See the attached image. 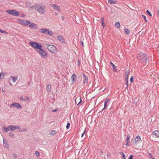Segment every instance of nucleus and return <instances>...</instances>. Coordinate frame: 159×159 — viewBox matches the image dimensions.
Segmentation results:
<instances>
[{"label": "nucleus", "instance_id": "3", "mask_svg": "<svg viewBox=\"0 0 159 159\" xmlns=\"http://www.w3.org/2000/svg\"><path fill=\"white\" fill-rule=\"evenodd\" d=\"M137 58L141 62L143 63H145L148 60V57L142 53H139L137 56Z\"/></svg>", "mask_w": 159, "mask_h": 159}, {"label": "nucleus", "instance_id": "19", "mask_svg": "<svg viewBox=\"0 0 159 159\" xmlns=\"http://www.w3.org/2000/svg\"><path fill=\"white\" fill-rule=\"evenodd\" d=\"M84 83V84H87L88 81V79L85 75L83 74Z\"/></svg>", "mask_w": 159, "mask_h": 159}, {"label": "nucleus", "instance_id": "17", "mask_svg": "<svg viewBox=\"0 0 159 159\" xmlns=\"http://www.w3.org/2000/svg\"><path fill=\"white\" fill-rule=\"evenodd\" d=\"M71 78L74 83L77 79V76L75 74H73L71 76Z\"/></svg>", "mask_w": 159, "mask_h": 159}, {"label": "nucleus", "instance_id": "14", "mask_svg": "<svg viewBox=\"0 0 159 159\" xmlns=\"http://www.w3.org/2000/svg\"><path fill=\"white\" fill-rule=\"evenodd\" d=\"M58 40L61 42L65 43L66 42L63 36H59L57 37Z\"/></svg>", "mask_w": 159, "mask_h": 159}, {"label": "nucleus", "instance_id": "5", "mask_svg": "<svg viewBox=\"0 0 159 159\" xmlns=\"http://www.w3.org/2000/svg\"><path fill=\"white\" fill-rule=\"evenodd\" d=\"M17 23L23 25L27 26L30 23L29 21L18 18L17 20Z\"/></svg>", "mask_w": 159, "mask_h": 159}, {"label": "nucleus", "instance_id": "35", "mask_svg": "<svg viewBox=\"0 0 159 159\" xmlns=\"http://www.w3.org/2000/svg\"><path fill=\"white\" fill-rule=\"evenodd\" d=\"M27 100L29 101V99L28 97L26 96L24 97V100Z\"/></svg>", "mask_w": 159, "mask_h": 159}, {"label": "nucleus", "instance_id": "13", "mask_svg": "<svg viewBox=\"0 0 159 159\" xmlns=\"http://www.w3.org/2000/svg\"><path fill=\"white\" fill-rule=\"evenodd\" d=\"M29 27L30 28L34 30L37 29L38 28L37 25L34 23H31L29 25Z\"/></svg>", "mask_w": 159, "mask_h": 159}, {"label": "nucleus", "instance_id": "12", "mask_svg": "<svg viewBox=\"0 0 159 159\" xmlns=\"http://www.w3.org/2000/svg\"><path fill=\"white\" fill-rule=\"evenodd\" d=\"M3 146L7 148L8 149L9 148V145L8 143L7 139H5L4 138H3Z\"/></svg>", "mask_w": 159, "mask_h": 159}, {"label": "nucleus", "instance_id": "4", "mask_svg": "<svg viewBox=\"0 0 159 159\" xmlns=\"http://www.w3.org/2000/svg\"><path fill=\"white\" fill-rule=\"evenodd\" d=\"M47 49L51 52L56 54L57 52V50L56 46L52 44H47Z\"/></svg>", "mask_w": 159, "mask_h": 159}, {"label": "nucleus", "instance_id": "10", "mask_svg": "<svg viewBox=\"0 0 159 159\" xmlns=\"http://www.w3.org/2000/svg\"><path fill=\"white\" fill-rule=\"evenodd\" d=\"M140 140L141 138L140 136L139 135L137 136L134 139V142L133 143V144L134 145H137L139 143Z\"/></svg>", "mask_w": 159, "mask_h": 159}, {"label": "nucleus", "instance_id": "31", "mask_svg": "<svg viewBox=\"0 0 159 159\" xmlns=\"http://www.w3.org/2000/svg\"><path fill=\"white\" fill-rule=\"evenodd\" d=\"M148 155L151 159H155L151 153H149Z\"/></svg>", "mask_w": 159, "mask_h": 159}, {"label": "nucleus", "instance_id": "53", "mask_svg": "<svg viewBox=\"0 0 159 159\" xmlns=\"http://www.w3.org/2000/svg\"><path fill=\"white\" fill-rule=\"evenodd\" d=\"M100 152L101 153H102V151H100Z\"/></svg>", "mask_w": 159, "mask_h": 159}, {"label": "nucleus", "instance_id": "23", "mask_svg": "<svg viewBox=\"0 0 159 159\" xmlns=\"http://www.w3.org/2000/svg\"><path fill=\"white\" fill-rule=\"evenodd\" d=\"M2 130L5 133L7 132L9 130L8 126L7 128H6L5 126H3L2 127Z\"/></svg>", "mask_w": 159, "mask_h": 159}, {"label": "nucleus", "instance_id": "47", "mask_svg": "<svg viewBox=\"0 0 159 159\" xmlns=\"http://www.w3.org/2000/svg\"><path fill=\"white\" fill-rule=\"evenodd\" d=\"M129 142H126V143L125 144V145L126 146H129Z\"/></svg>", "mask_w": 159, "mask_h": 159}, {"label": "nucleus", "instance_id": "54", "mask_svg": "<svg viewBox=\"0 0 159 159\" xmlns=\"http://www.w3.org/2000/svg\"><path fill=\"white\" fill-rule=\"evenodd\" d=\"M109 155H108V154H107V157H109Z\"/></svg>", "mask_w": 159, "mask_h": 159}, {"label": "nucleus", "instance_id": "22", "mask_svg": "<svg viewBox=\"0 0 159 159\" xmlns=\"http://www.w3.org/2000/svg\"><path fill=\"white\" fill-rule=\"evenodd\" d=\"M129 73V72H126L125 75V79L126 80V84L127 85V86H128V74Z\"/></svg>", "mask_w": 159, "mask_h": 159}, {"label": "nucleus", "instance_id": "7", "mask_svg": "<svg viewBox=\"0 0 159 159\" xmlns=\"http://www.w3.org/2000/svg\"><path fill=\"white\" fill-rule=\"evenodd\" d=\"M39 32L43 34H48L50 36H52L53 34V33L52 31H49L46 29H41L39 30Z\"/></svg>", "mask_w": 159, "mask_h": 159}, {"label": "nucleus", "instance_id": "32", "mask_svg": "<svg viewBox=\"0 0 159 159\" xmlns=\"http://www.w3.org/2000/svg\"><path fill=\"white\" fill-rule=\"evenodd\" d=\"M9 135L11 138H14V135L12 133H10Z\"/></svg>", "mask_w": 159, "mask_h": 159}, {"label": "nucleus", "instance_id": "42", "mask_svg": "<svg viewBox=\"0 0 159 159\" xmlns=\"http://www.w3.org/2000/svg\"><path fill=\"white\" fill-rule=\"evenodd\" d=\"M35 154L36 156H37L38 157L39 156V152L38 151H36L35 152Z\"/></svg>", "mask_w": 159, "mask_h": 159}, {"label": "nucleus", "instance_id": "49", "mask_svg": "<svg viewBox=\"0 0 159 159\" xmlns=\"http://www.w3.org/2000/svg\"><path fill=\"white\" fill-rule=\"evenodd\" d=\"M81 45H82V46L83 47V46H84V44H83V42L82 41L81 42Z\"/></svg>", "mask_w": 159, "mask_h": 159}, {"label": "nucleus", "instance_id": "16", "mask_svg": "<svg viewBox=\"0 0 159 159\" xmlns=\"http://www.w3.org/2000/svg\"><path fill=\"white\" fill-rule=\"evenodd\" d=\"M152 134L156 137L158 138L159 137V131L155 130L152 133Z\"/></svg>", "mask_w": 159, "mask_h": 159}, {"label": "nucleus", "instance_id": "52", "mask_svg": "<svg viewBox=\"0 0 159 159\" xmlns=\"http://www.w3.org/2000/svg\"><path fill=\"white\" fill-rule=\"evenodd\" d=\"M55 15H57V13L56 12V13H55Z\"/></svg>", "mask_w": 159, "mask_h": 159}, {"label": "nucleus", "instance_id": "28", "mask_svg": "<svg viewBox=\"0 0 159 159\" xmlns=\"http://www.w3.org/2000/svg\"><path fill=\"white\" fill-rule=\"evenodd\" d=\"M125 33L127 34H130V31L128 29H125Z\"/></svg>", "mask_w": 159, "mask_h": 159}, {"label": "nucleus", "instance_id": "45", "mask_svg": "<svg viewBox=\"0 0 159 159\" xmlns=\"http://www.w3.org/2000/svg\"><path fill=\"white\" fill-rule=\"evenodd\" d=\"M85 131H86V129H84V131L83 133L82 134V135H81V137H83V135H84V134L85 133Z\"/></svg>", "mask_w": 159, "mask_h": 159}, {"label": "nucleus", "instance_id": "41", "mask_svg": "<svg viewBox=\"0 0 159 159\" xmlns=\"http://www.w3.org/2000/svg\"><path fill=\"white\" fill-rule=\"evenodd\" d=\"M26 129H21L19 130V131L20 132H22L25 131H26Z\"/></svg>", "mask_w": 159, "mask_h": 159}, {"label": "nucleus", "instance_id": "34", "mask_svg": "<svg viewBox=\"0 0 159 159\" xmlns=\"http://www.w3.org/2000/svg\"><path fill=\"white\" fill-rule=\"evenodd\" d=\"M142 16L143 18L144 19L146 22L147 23V22L148 21L146 18V16H144V15H142Z\"/></svg>", "mask_w": 159, "mask_h": 159}, {"label": "nucleus", "instance_id": "46", "mask_svg": "<svg viewBox=\"0 0 159 159\" xmlns=\"http://www.w3.org/2000/svg\"><path fill=\"white\" fill-rule=\"evenodd\" d=\"M133 156L132 155H130L129 158L128 159H133Z\"/></svg>", "mask_w": 159, "mask_h": 159}, {"label": "nucleus", "instance_id": "39", "mask_svg": "<svg viewBox=\"0 0 159 159\" xmlns=\"http://www.w3.org/2000/svg\"><path fill=\"white\" fill-rule=\"evenodd\" d=\"M5 76V74L4 73H0V79L2 76L4 77Z\"/></svg>", "mask_w": 159, "mask_h": 159}, {"label": "nucleus", "instance_id": "9", "mask_svg": "<svg viewBox=\"0 0 159 159\" xmlns=\"http://www.w3.org/2000/svg\"><path fill=\"white\" fill-rule=\"evenodd\" d=\"M11 108H16L20 109L21 108V106L19 103H12L10 106Z\"/></svg>", "mask_w": 159, "mask_h": 159}, {"label": "nucleus", "instance_id": "2", "mask_svg": "<svg viewBox=\"0 0 159 159\" xmlns=\"http://www.w3.org/2000/svg\"><path fill=\"white\" fill-rule=\"evenodd\" d=\"M31 8H34L35 10L40 15L45 14L46 11L45 5L41 3H36Z\"/></svg>", "mask_w": 159, "mask_h": 159}, {"label": "nucleus", "instance_id": "15", "mask_svg": "<svg viewBox=\"0 0 159 159\" xmlns=\"http://www.w3.org/2000/svg\"><path fill=\"white\" fill-rule=\"evenodd\" d=\"M82 101L81 98L79 97H77L75 98V103L77 105H79L80 104Z\"/></svg>", "mask_w": 159, "mask_h": 159}, {"label": "nucleus", "instance_id": "43", "mask_svg": "<svg viewBox=\"0 0 159 159\" xmlns=\"http://www.w3.org/2000/svg\"><path fill=\"white\" fill-rule=\"evenodd\" d=\"M130 81L131 83H132L133 81V76H132L130 79Z\"/></svg>", "mask_w": 159, "mask_h": 159}, {"label": "nucleus", "instance_id": "37", "mask_svg": "<svg viewBox=\"0 0 159 159\" xmlns=\"http://www.w3.org/2000/svg\"><path fill=\"white\" fill-rule=\"evenodd\" d=\"M70 126V124L69 123H67L66 126V128L67 129H68L69 128Z\"/></svg>", "mask_w": 159, "mask_h": 159}, {"label": "nucleus", "instance_id": "18", "mask_svg": "<svg viewBox=\"0 0 159 159\" xmlns=\"http://www.w3.org/2000/svg\"><path fill=\"white\" fill-rule=\"evenodd\" d=\"M110 100L109 98L107 99L105 101V104L104 107L102 109H104L107 108V106L108 105V103L110 101Z\"/></svg>", "mask_w": 159, "mask_h": 159}, {"label": "nucleus", "instance_id": "1", "mask_svg": "<svg viewBox=\"0 0 159 159\" xmlns=\"http://www.w3.org/2000/svg\"><path fill=\"white\" fill-rule=\"evenodd\" d=\"M29 44L43 58H46L47 57L48 54L46 52L42 49L43 46L41 43L36 42L30 41Z\"/></svg>", "mask_w": 159, "mask_h": 159}, {"label": "nucleus", "instance_id": "25", "mask_svg": "<svg viewBox=\"0 0 159 159\" xmlns=\"http://www.w3.org/2000/svg\"><path fill=\"white\" fill-rule=\"evenodd\" d=\"M115 27L117 28H119L120 27V23L119 22H116L115 25Z\"/></svg>", "mask_w": 159, "mask_h": 159}, {"label": "nucleus", "instance_id": "51", "mask_svg": "<svg viewBox=\"0 0 159 159\" xmlns=\"http://www.w3.org/2000/svg\"><path fill=\"white\" fill-rule=\"evenodd\" d=\"M157 14L159 16V9L157 11Z\"/></svg>", "mask_w": 159, "mask_h": 159}, {"label": "nucleus", "instance_id": "48", "mask_svg": "<svg viewBox=\"0 0 159 159\" xmlns=\"http://www.w3.org/2000/svg\"><path fill=\"white\" fill-rule=\"evenodd\" d=\"M20 100H24V98H23L22 97H20Z\"/></svg>", "mask_w": 159, "mask_h": 159}, {"label": "nucleus", "instance_id": "27", "mask_svg": "<svg viewBox=\"0 0 159 159\" xmlns=\"http://www.w3.org/2000/svg\"><path fill=\"white\" fill-rule=\"evenodd\" d=\"M120 153L122 155V157L123 159H125V155L123 152H120Z\"/></svg>", "mask_w": 159, "mask_h": 159}, {"label": "nucleus", "instance_id": "26", "mask_svg": "<svg viewBox=\"0 0 159 159\" xmlns=\"http://www.w3.org/2000/svg\"><path fill=\"white\" fill-rule=\"evenodd\" d=\"M111 65L112 66L113 70L116 71V66H115L114 65V64L112 62H111Z\"/></svg>", "mask_w": 159, "mask_h": 159}, {"label": "nucleus", "instance_id": "29", "mask_svg": "<svg viewBox=\"0 0 159 159\" xmlns=\"http://www.w3.org/2000/svg\"><path fill=\"white\" fill-rule=\"evenodd\" d=\"M0 32L3 33V34H8V32L5 31V30H2L1 29H0Z\"/></svg>", "mask_w": 159, "mask_h": 159}, {"label": "nucleus", "instance_id": "21", "mask_svg": "<svg viewBox=\"0 0 159 159\" xmlns=\"http://www.w3.org/2000/svg\"><path fill=\"white\" fill-rule=\"evenodd\" d=\"M47 91L48 92H50L51 91V87L50 85L48 84L46 87Z\"/></svg>", "mask_w": 159, "mask_h": 159}, {"label": "nucleus", "instance_id": "50", "mask_svg": "<svg viewBox=\"0 0 159 159\" xmlns=\"http://www.w3.org/2000/svg\"><path fill=\"white\" fill-rule=\"evenodd\" d=\"M57 110H52V112H56L57 111Z\"/></svg>", "mask_w": 159, "mask_h": 159}, {"label": "nucleus", "instance_id": "38", "mask_svg": "<svg viewBox=\"0 0 159 159\" xmlns=\"http://www.w3.org/2000/svg\"><path fill=\"white\" fill-rule=\"evenodd\" d=\"M101 25L103 28H104L105 26V24L104 22H101Z\"/></svg>", "mask_w": 159, "mask_h": 159}, {"label": "nucleus", "instance_id": "20", "mask_svg": "<svg viewBox=\"0 0 159 159\" xmlns=\"http://www.w3.org/2000/svg\"><path fill=\"white\" fill-rule=\"evenodd\" d=\"M10 78L11 79V80L14 83H15L17 79L18 76H17L16 77H15L12 76H10Z\"/></svg>", "mask_w": 159, "mask_h": 159}, {"label": "nucleus", "instance_id": "30", "mask_svg": "<svg viewBox=\"0 0 159 159\" xmlns=\"http://www.w3.org/2000/svg\"><path fill=\"white\" fill-rule=\"evenodd\" d=\"M130 136L129 134H128L126 137V142H129Z\"/></svg>", "mask_w": 159, "mask_h": 159}, {"label": "nucleus", "instance_id": "24", "mask_svg": "<svg viewBox=\"0 0 159 159\" xmlns=\"http://www.w3.org/2000/svg\"><path fill=\"white\" fill-rule=\"evenodd\" d=\"M108 2L110 4H116L117 3V2L116 1H113V0H108Z\"/></svg>", "mask_w": 159, "mask_h": 159}, {"label": "nucleus", "instance_id": "36", "mask_svg": "<svg viewBox=\"0 0 159 159\" xmlns=\"http://www.w3.org/2000/svg\"><path fill=\"white\" fill-rule=\"evenodd\" d=\"M147 13L150 16H152V15L151 13H150V12L148 10L147 11H146Z\"/></svg>", "mask_w": 159, "mask_h": 159}, {"label": "nucleus", "instance_id": "55", "mask_svg": "<svg viewBox=\"0 0 159 159\" xmlns=\"http://www.w3.org/2000/svg\"><path fill=\"white\" fill-rule=\"evenodd\" d=\"M109 155H108V154H107V157H109Z\"/></svg>", "mask_w": 159, "mask_h": 159}, {"label": "nucleus", "instance_id": "44", "mask_svg": "<svg viewBox=\"0 0 159 159\" xmlns=\"http://www.w3.org/2000/svg\"><path fill=\"white\" fill-rule=\"evenodd\" d=\"M101 20L102 22H104V17H102L101 18Z\"/></svg>", "mask_w": 159, "mask_h": 159}, {"label": "nucleus", "instance_id": "6", "mask_svg": "<svg viewBox=\"0 0 159 159\" xmlns=\"http://www.w3.org/2000/svg\"><path fill=\"white\" fill-rule=\"evenodd\" d=\"M6 12L8 14L15 16H17L19 15V12L14 10H7Z\"/></svg>", "mask_w": 159, "mask_h": 159}, {"label": "nucleus", "instance_id": "8", "mask_svg": "<svg viewBox=\"0 0 159 159\" xmlns=\"http://www.w3.org/2000/svg\"><path fill=\"white\" fill-rule=\"evenodd\" d=\"M8 126L9 130L11 131H13L16 129H20V127L19 125L14 126L13 125H9Z\"/></svg>", "mask_w": 159, "mask_h": 159}, {"label": "nucleus", "instance_id": "11", "mask_svg": "<svg viewBox=\"0 0 159 159\" xmlns=\"http://www.w3.org/2000/svg\"><path fill=\"white\" fill-rule=\"evenodd\" d=\"M51 7L53 9L56 11L60 12L61 11V8L60 7L55 4H52L51 5Z\"/></svg>", "mask_w": 159, "mask_h": 159}, {"label": "nucleus", "instance_id": "33", "mask_svg": "<svg viewBox=\"0 0 159 159\" xmlns=\"http://www.w3.org/2000/svg\"><path fill=\"white\" fill-rule=\"evenodd\" d=\"M12 156L14 158L16 159L17 157V155L16 154L14 153L12 154Z\"/></svg>", "mask_w": 159, "mask_h": 159}, {"label": "nucleus", "instance_id": "40", "mask_svg": "<svg viewBox=\"0 0 159 159\" xmlns=\"http://www.w3.org/2000/svg\"><path fill=\"white\" fill-rule=\"evenodd\" d=\"M55 134V131L54 130L52 131L51 133V135H54Z\"/></svg>", "mask_w": 159, "mask_h": 159}]
</instances>
